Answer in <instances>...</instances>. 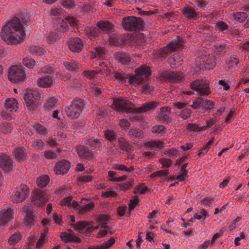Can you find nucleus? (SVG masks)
Returning a JSON list of instances; mask_svg holds the SVG:
<instances>
[{
    "label": "nucleus",
    "mask_w": 249,
    "mask_h": 249,
    "mask_svg": "<svg viewBox=\"0 0 249 249\" xmlns=\"http://www.w3.org/2000/svg\"><path fill=\"white\" fill-rule=\"evenodd\" d=\"M44 145V142L40 139L35 140L32 142L33 147L39 150L43 149Z\"/></svg>",
    "instance_id": "56"
},
{
    "label": "nucleus",
    "mask_w": 249,
    "mask_h": 249,
    "mask_svg": "<svg viewBox=\"0 0 249 249\" xmlns=\"http://www.w3.org/2000/svg\"><path fill=\"white\" fill-rule=\"evenodd\" d=\"M118 146L122 150L128 152L130 150L129 143L124 138H119L118 139Z\"/></svg>",
    "instance_id": "36"
},
{
    "label": "nucleus",
    "mask_w": 249,
    "mask_h": 249,
    "mask_svg": "<svg viewBox=\"0 0 249 249\" xmlns=\"http://www.w3.org/2000/svg\"><path fill=\"white\" fill-rule=\"evenodd\" d=\"M135 74L129 76L128 83L134 86H137L151 74L150 69L149 67L142 65L135 70Z\"/></svg>",
    "instance_id": "2"
},
{
    "label": "nucleus",
    "mask_w": 249,
    "mask_h": 249,
    "mask_svg": "<svg viewBox=\"0 0 249 249\" xmlns=\"http://www.w3.org/2000/svg\"><path fill=\"white\" fill-rule=\"evenodd\" d=\"M145 145L150 147L152 149L160 150L161 148L165 147L166 146V144L160 140L155 139L147 142H145Z\"/></svg>",
    "instance_id": "23"
},
{
    "label": "nucleus",
    "mask_w": 249,
    "mask_h": 249,
    "mask_svg": "<svg viewBox=\"0 0 249 249\" xmlns=\"http://www.w3.org/2000/svg\"><path fill=\"white\" fill-rule=\"evenodd\" d=\"M214 52L216 54L223 53L227 52L228 47L224 43H217L214 45Z\"/></svg>",
    "instance_id": "39"
},
{
    "label": "nucleus",
    "mask_w": 249,
    "mask_h": 249,
    "mask_svg": "<svg viewBox=\"0 0 249 249\" xmlns=\"http://www.w3.org/2000/svg\"><path fill=\"white\" fill-rule=\"evenodd\" d=\"M23 98L27 109L30 111H34L39 105L41 95L36 91H28L24 94Z\"/></svg>",
    "instance_id": "4"
},
{
    "label": "nucleus",
    "mask_w": 249,
    "mask_h": 249,
    "mask_svg": "<svg viewBox=\"0 0 249 249\" xmlns=\"http://www.w3.org/2000/svg\"><path fill=\"white\" fill-rule=\"evenodd\" d=\"M119 125L124 130L126 131L129 129L130 123L128 120L123 119L119 121Z\"/></svg>",
    "instance_id": "59"
},
{
    "label": "nucleus",
    "mask_w": 249,
    "mask_h": 249,
    "mask_svg": "<svg viewBox=\"0 0 249 249\" xmlns=\"http://www.w3.org/2000/svg\"><path fill=\"white\" fill-rule=\"evenodd\" d=\"M84 77L89 80H93L97 77L98 71L94 70H86L83 72Z\"/></svg>",
    "instance_id": "45"
},
{
    "label": "nucleus",
    "mask_w": 249,
    "mask_h": 249,
    "mask_svg": "<svg viewBox=\"0 0 249 249\" xmlns=\"http://www.w3.org/2000/svg\"><path fill=\"white\" fill-rule=\"evenodd\" d=\"M32 196V202L37 207L43 206L49 200L48 194L40 189L35 190Z\"/></svg>",
    "instance_id": "11"
},
{
    "label": "nucleus",
    "mask_w": 249,
    "mask_h": 249,
    "mask_svg": "<svg viewBox=\"0 0 249 249\" xmlns=\"http://www.w3.org/2000/svg\"><path fill=\"white\" fill-rule=\"evenodd\" d=\"M239 59L234 56H231L229 58L228 61L226 63V67L229 69L235 68L237 66L239 63Z\"/></svg>",
    "instance_id": "41"
},
{
    "label": "nucleus",
    "mask_w": 249,
    "mask_h": 249,
    "mask_svg": "<svg viewBox=\"0 0 249 249\" xmlns=\"http://www.w3.org/2000/svg\"><path fill=\"white\" fill-rule=\"evenodd\" d=\"M22 63L25 66L29 69H33L36 64L35 60L30 57L24 58Z\"/></svg>",
    "instance_id": "47"
},
{
    "label": "nucleus",
    "mask_w": 249,
    "mask_h": 249,
    "mask_svg": "<svg viewBox=\"0 0 249 249\" xmlns=\"http://www.w3.org/2000/svg\"><path fill=\"white\" fill-rule=\"evenodd\" d=\"M171 108L169 107H163L160 109V112L156 116L157 121L160 122H165L169 120Z\"/></svg>",
    "instance_id": "21"
},
{
    "label": "nucleus",
    "mask_w": 249,
    "mask_h": 249,
    "mask_svg": "<svg viewBox=\"0 0 249 249\" xmlns=\"http://www.w3.org/2000/svg\"><path fill=\"white\" fill-rule=\"evenodd\" d=\"M41 155L46 159L53 160L57 157V155L51 151H46L41 153Z\"/></svg>",
    "instance_id": "62"
},
{
    "label": "nucleus",
    "mask_w": 249,
    "mask_h": 249,
    "mask_svg": "<svg viewBox=\"0 0 249 249\" xmlns=\"http://www.w3.org/2000/svg\"><path fill=\"white\" fill-rule=\"evenodd\" d=\"M183 58L182 56L178 54H174L169 58V62L173 67H177L182 64Z\"/></svg>",
    "instance_id": "28"
},
{
    "label": "nucleus",
    "mask_w": 249,
    "mask_h": 249,
    "mask_svg": "<svg viewBox=\"0 0 249 249\" xmlns=\"http://www.w3.org/2000/svg\"><path fill=\"white\" fill-rule=\"evenodd\" d=\"M151 131L153 133L162 136L165 133V128L163 125H156L152 128Z\"/></svg>",
    "instance_id": "44"
},
{
    "label": "nucleus",
    "mask_w": 249,
    "mask_h": 249,
    "mask_svg": "<svg viewBox=\"0 0 249 249\" xmlns=\"http://www.w3.org/2000/svg\"><path fill=\"white\" fill-rule=\"evenodd\" d=\"M208 216H209L208 211L204 209H203L200 213H195L194 215V219L198 220H205Z\"/></svg>",
    "instance_id": "57"
},
{
    "label": "nucleus",
    "mask_w": 249,
    "mask_h": 249,
    "mask_svg": "<svg viewBox=\"0 0 249 249\" xmlns=\"http://www.w3.org/2000/svg\"><path fill=\"white\" fill-rule=\"evenodd\" d=\"M13 128V126L8 123L3 122L0 124V131L3 133L8 134L10 133Z\"/></svg>",
    "instance_id": "43"
},
{
    "label": "nucleus",
    "mask_w": 249,
    "mask_h": 249,
    "mask_svg": "<svg viewBox=\"0 0 249 249\" xmlns=\"http://www.w3.org/2000/svg\"><path fill=\"white\" fill-rule=\"evenodd\" d=\"M33 127L40 135H45L47 133V129L41 124L36 123Z\"/></svg>",
    "instance_id": "50"
},
{
    "label": "nucleus",
    "mask_w": 249,
    "mask_h": 249,
    "mask_svg": "<svg viewBox=\"0 0 249 249\" xmlns=\"http://www.w3.org/2000/svg\"><path fill=\"white\" fill-rule=\"evenodd\" d=\"M56 103V99L54 97L49 98L44 105V107L50 109L53 107Z\"/></svg>",
    "instance_id": "60"
},
{
    "label": "nucleus",
    "mask_w": 249,
    "mask_h": 249,
    "mask_svg": "<svg viewBox=\"0 0 249 249\" xmlns=\"http://www.w3.org/2000/svg\"><path fill=\"white\" fill-rule=\"evenodd\" d=\"M148 191V188L143 184H139L136 186L134 189V193L137 195L144 194Z\"/></svg>",
    "instance_id": "49"
},
{
    "label": "nucleus",
    "mask_w": 249,
    "mask_h": 249,
    "mask_svg": "<svg viewBox=\"0 0 249 249\" xmlns=\"http://www.w3.org/2000/svg\"><path fill=\"white\" fill-rule=\"evenodd\" d=\"M63 65L65 68L69 71L74 70L77 67V64L73 60L64 61Z\"/></svg>",
    "instance_id": "52"
},
{
    "label": "nucleus",
    "mask_w": 249,
    "mask_h": 249,
    "mask_svg": "<svg viewBox=\"0 0 249 249\" xmlns=\"http://www.w3.org/2000/svg\"><path fill=\"white\" fill-rule=\"evenodd\" d=\"M28 51L32 54L36 55H42L44 54V50L39 46H32L28 48Z\"/></svg>",
    "instance_id": "37"
},
{
    "label": "nucleus",
    "mask_w": 249,
    "mask_h": 249,
    "mask_svg": "<svg viewBox=\"0 0 249 249\" xmlns=\"http://www.w3.org/2000/svg\"><path fill=\"white\" fill-rule=\"evenodd\" d=\"M56 28L60 32L64 33L68 30L69 27L63 19L59 18L57 23H56Z\"/></svg>",
    "instance_id": "33"
},
{
    "label": "nucleus",
    "mask_w": 249,
    "mask_h": 249,
    "mask_svg": "<svg viewBox=\"0 0 249 249\" xmlns=\"http://www.w3.org/2000/svg\"><path fill=\"white\" fill-rule=\"evenodd\" d=\"M186 129L189 131H200L202 128L196 124L190 123L186 125Z\"/></svg>",
    "instance_id": "63"
},
{
    "label": "nucleus",
    "mask_w": 249,
    "mask_h": 249,
    "mask_svg": "<svg viewBox=\"0 0 249 249\" xmlns=\"http://www.w3.org/2000/svg\"><path fill=\"white\" fill-rule=\"evenodd\" d=\"M109 41L111 45L119 46L124 44V40L121 35H115L109 37Z\"/></svg>",
    "instance_id": "29"
},
{
    "label": "nucleus",
    "mask_w": 249,
    "mask_h": 249,
    "mask_svg": "<svg viewBox=\"0 0 249 249\" xmlns=\"http://www.w3.org/2000/svg\"><path fill=\"white\" fill-rule=\"evenodd\" d=\"M248 17V14L244 12H238L233 15L234 19L239 22H243Z\"/></svg>",
    "instance_id": "40"
},
{
    "label": "nucleus",
    "mask_w": 249,
    "mask_h": 249,
    "mask_svg": "<svg viewBox=\"0 0 249 249\" xmlns=\"http://www.w3.org/2000/svg\"><path fill=\"white\" fill-rule=\"evenodd\" d=\"M129 102L124 99L118 98L114 100L111 107L113 109L122 112H130L131 108L128 107Z\"/></svg>",
    "instance_id": "12"
},
{
    "label": "nucleus",
    "mask_w": 249,
    "mask_h": 249,
    "mask_svg": "<svg viewBox=\"0 0 249 249\" xmlns=\"http://www.w3.org/2000/svg\"><path fill=\"white\" fill-rule=\"evenodd\" d=\"M61 4L67 9L74 8L75 6V2L73 0H63L61 1Z\"/></svg>",
    "instance_id": "54"
},
{
    "label": "nucleus",
    "mask_w": 249,
    "mask_h": 249,
    "mask_svg": "<svg viewBox=\"0 0 249 249\" xmlns=\"http://www.w3.org/2000/svg\"><path fill=\"white\" fill-rule=\"evenodd\" d=\"M60 36L56 32H51L46 36V40L49 44H53L60 38Z\"/></svg>",
    "instance_id": "34"
},
{
    "label": "nucleus",
    "mask_w": 249,
    "mask_h": 249,
    "mask_svg": "<svg viewBox=\"0 0 249 249\" xmlns=\"http://www.w3.org/2000/svg\"><path fill=\"white\" fill-rule=\"evenodd\" d=\"M13 153L17 160L22 162L26 160L28 152L24 147H18L13 149Z\"/></svg>",
    "instance_id": "19"
},
{
    "label": "nucleus",
    "mask_w": 249,
    "mask_h": 249,
    "mask_svg": "<svg viewBox=\"0 0 249 249\" xmlns=\"http://www.w3.org/2000/svg\"><path fill=\"white\" fill-rule=\"evenodd\" d=\"M84 106V103L81 99L73 100L65 109L67 116L71 119L78 118L82 113Z\"/></svg>",
    "instance_id": "3"
},
{
    "label": "nucleus",
    "mask_w": 249,
    "mask_h": 249,
    "mask_svg": "<svg viewBox=\"0 0 249 249\" xmlns=\"http://www.w3.org/2000/svg\"><path fill=\"white\" fill-rule=\"evenodd\" d=\"M104 136L110 142H112L116 139V133L114 131L107 130L104 131Z\"/></svg>",
    "instance_id": "51"
},
{
    "label": "nucleus",
    "mask_w": 249,
    "mask_h": 249,
    "mask_svg": "<svg viewBox=\"0 0 249 249\" xmlns=\"http://www.w3.org/2000/svg\"><path fill=\"white\" fill-rule=\"evenodd\" d=\"M116 57L120 62L124 65H129L131 62V57L128 53H118Z\"/></svg>",
    "instance_id": "26"
},
{
    "label": "nucleus",
    "mask_w": 249,
    "mask_h": 249,
    "mask_svg": "<svg viewBox=\"0 0 249 249\" xmlns=\"http://www.w3.org/2000/svg\"><path fill=\"white\" fill-rule=\"evenodd\" d=\"M86 144L95 149L100 148L102 146L101 140L94 137L88 138L86 141Z\"/></svg>",
    "instance_id": "31"
},
{
    "label": "nucleus",
    "mask_w": 249,
    "mask_h": 249,
    "mask_svg": "<svg viewBox=\"0 0 249 249\" xmlns=\"http://www.w3.org/2000/svg\"><path fill=\"white\" fill-rule=\"evenodd\" d=\"M29 192L26 185L21 184L15 189L11 197V201L16 203L23 202L28 197Z\"/></svg>",
    "instance_id": "10"
},
{
    "label": "nucleus",
    "mask_w": 249,
    "mask_h": 249,
    "mask_svg": "<svg viewBox=\"0 0 249 249\" xmlns=\"http://www.w3.org/2000/svg\"><path fill=\"white\" fill-rule=\"evenodd\" d=\"M97 26L102 31H111L113 29V25L107 21H102L97 22Z\"/></svg>",
    "instance_id": "32"
},
{
    "label": "nucleus",
    "mask_w": 249,
    "mask_h": 249,
    "mask_svg": "<svg viewBox=\"0 0 249 249\" xmlns=\"http://www.w3.org/2000/svg\"><path fill=\"white\" fill-rule=\"evenodd\" d=\"M76 149L77 154L84 160H89L93 156L92 152L88 147L84 145H79L76 147Z\"/></svg>",
    "instance_id": "17"
},
{
    "label": "nucleus",
    "mask_w": 249,
    "mask_h": 249,
    "mask_svg": "<svg viewBox=\"0 0 249 249\" xmlns=\"http://www.w3.org/2000/svg\"><path fill=\"white\" fill-rule=\"evenodd\" d=\"M94 206V202H91L89 204L81 206L79 207V210L81 213L89 212L93 209Z\"/></svg>",
    "instance_id": "55"
},
{
    "label": "nucleus",
    "mask_w": 249,
    "mask_h": 249,
    "mask_svg": "<svg viewBox=\"0 0 249 249\" xmlns=\"http://www.w3.org/2000/svg\"><path fill=\"white\" fill-rule=\"evenodd\" d=\"M162 80L170 82H180L184 78V74L181 72L165 71L161 75Z\"/></svg>",
    "instance_id": "14"
},
{
    "label": "nucleus",
    "mask_w": 249,
    "mask_h": 249,
    "mask_svg": "<svg viewBox=\"0 0 249 249\" xmlns=\"http://www.w3.org/2000/svg\"><path fill=\"white\" fill-rule=\"evenodd\" d=\"M60 236L62 241L65 243H80L81 241L80 238L75 235L74 232L72 231L71 232H61Z\"/></svg>",
    "instance_id": "20"
},
{
    "label": "nucleus",
    "mask_w": 249,
    "mask_h": 249,
    "mask_svg": "<svg viewBox=\"0 0 249 249\" xmlns=\"http://www.w3.org/2000/svg\"><path fill=\"white\" fill-rule=\"evenodd\" d=\"M67 43L69 49L73 52H80L84 47L83 41L79 37L71 38Z\"/></svg>",
    "instance_id": "15"
},
{
    "label": "nucleus",
    "mask_w": 249,
    "mask_h": 249,
    "mask_svg": "<svg viewBox=\"0 0 249 249\" xmlns=\"http://www.w3.org/2000/svg\"><path fill=\"white\" fill-rule=\"evenodd\" d=\"M202 107H205V109L210 112L214 107V103L210 100L203 99Z\"/></svg>",
    "instance_id": "48"
},
{
    "label": "nucleus",
    "mask_w": 249,
    "mask_h": 249,
    "mask_svg": "<svg viewBox=\"0 0 249 249\" xmlns=\"http://www.w3.org/2000/svg\"><path fill=\"white\" fill-rule=\"evenodd\" d=\"M54 81L52 77L48 76L39 78L37 81L38 87L43 88H50L53 86Z\"/></svg>",
    "instance_id": "22"
},
{
    "label": "nucleus",
    "mask_w": 249,
    "mask_h": 249,
    "mask_svg": "<svg viewBox=\"0 0 249 249\" xmlns=\"http://www.w3.org/2000/svg\"><path fill=\"white\" fill-rule=\"evenodd\" d=\"M184 41L182 37L177 36L176 38L172 40L171 41L164 47L160 49L158 54L162 56L164 54L176 51L183 46Z\"/></svg>",
    "instance_id": "8"
},
{
    "label": "nucleus",
    "mask_w": 249,
    "mask_h": 249,
    "mask_svg": "<svg viewBox=\"0 0 249 249\" xmlns=\"http://www.w3.org/2000/svg\"><path fill=\"white\" fill-rule=\"evenodd\" d=\"M143 25V21L141 18L133 16L125 17L122 21L124 29L129 31L140 30Z\"/></svg>",
    "instance_id": "6"
},
{
    "label": "nucleus",
    "mask_w": 249,
    "mask_h": 249,
    "mask_svg": "<svg viewBox=\"0 0 249 249\" xmlns=\"http://www.w3.org/2000/svg\"><path fill=\"white\" fill-rule=\"evenodd\" d=\"M128 135L130 136L140 138L142 137L143 134L140 129L133 128L129 130Z\"/></svg>",
    "instance_id": "58"
},
{
    "label": "nucleus",
    "mask_w": 249,
    "mask_h": 249,
    "mask_svg": "<svg viewBox=\"0 0 249 249\" xmlns=\"http://www.w3.org/2000/svg\"><path fill=\"white\" fill-rule=\"evenodd\" d=\"M21 237L22 236L19 232H16L10 236L8 242L10 245H15L21 240Z\"/></svg>",
    "instance_id": "46"
},
{
    "label": "nucleus",
    "mask_w": 249,
    "mask_h": 249,
    "mask_svg": "<svg viewBox=\"0 0 249 249\" xmlns=\"http://www.w3.org/2000/svg\"><path fill=\"white\" fill-rule=\"evenodd\" d=\"M50 181L49 177L47 175H44L40 177L36 180L37 184L40 187H45Z\"/></svg>",
    "instance_id": "38"
},
{
    "label": "nucleus",
    "mask_w": 249,
    "mask_h": 249,
    "mask_svg": "<svg viewBox=\"0 0 249 249\" xmlns=\"http://www.w3.org/2000/svg\"><path fill=\"white\" fill-rule=\"evenodd\" d=\"M5 107L9 111H16L18 108V101L15 98H8L5 101Z\"/></svg>",
    "instance_id": "24"
},
{
    "label": "nucleus",
    "mask_w": 249,
    "mask_h": 249,
    "mask_svg": "<svg viewBox=\"0 0 249 249\" xmlns=\"http://www.w3.org/2000/svg\"><path fill=\"white\" fill-rule=\"evenodd\" d=\"M35 220L33 213L32 211H28L26 213L24 218V223L27 226H33L35 224Z\"/></svg>",
    "instance_id": "35"
},
{
    "label": "nucleus",
    "mask_w": 249,
    "mask_h": 249,
    "mask_svg": "<svg viewBox=\"0 0 249 249\" xmlns=\"http://www.w3.org/2000/svg\"><path fill=\"white\" fill-rule=\"evenodd\" d=\"M84 33L90 39L93 38L99 34V29L96 27H86L84 30Z\"/></svg>",
    "instance_id": "30"
},
{
    "label": "nucleus",
    "mask_w": 249,
    "mask_h": 249,
    "mask_svg": "<svg viewBox=\"0 0 249 249\" xmlns=\"http://www.w3.org/2000/svg\"><path fill=\"white\" fill-rule=\"evenodd\" d=\"M196 65L200 69H212L216 64V58L212 54L202 55L196 60Z\"/></svg>",
    "instance_id": "9"
},
{
    "label": "nucleus",
    "mask_w": 249,
    "mask_h": 249,
    "mask_svg": "<svg viewBox=\"0 0 249 249\" xmlns=\"http://www.w3.org/2000/svg\"><path fill=\"white\" fill-rule=\"evenodd\" d=\"M26 77V70L21 65L12 66L8 73L9 80L13 82L24 81Z\"/></svg>",
    "instance_id": "5"
},
{
    "label": "nucleus",
    "mask_w": 249,
    "mask_h": 249,
    "mask_svg": "<svg viewBox=\"0 0 249 249\" xmlns=\"http://www.w3.org/2000/svg\"><path fill=\"white\" fill-rule=\"evenodd\" d=\"M13 210L11 208L3 210L0 213V226H4L13 218Z\"/></svg>",
    "instance_id": "18"
},
{
    "label": "nucleus",
    "mask_w": 249,
    "mask_h": 249,
    "mask_svg": "<svg viewBox=\"0 0 249 249\" xmlns=\"http://www.w3.org/2000/svg\"><path fill=\"white\" fill-rule=\"evenodd\" d=\"M190 88L201 95L207 96L211 93L209 82L207 80L196 79L191 83Z\"/></svg>",
    "instance_id": "7"
},
{
    "label": "nucleus",
    "mask_w": 249,
    "mask_h": 249,
    "mask_svg": "<svg viewBox=\"0 0 249 249\" xmlns=\"http://www.w3.org/2000/svg\"><path fill=\"white\" fill-rule=\"evenodd\" d=\"M29 18L26 11L18 14L3 26L0 33L1 38L8 45L23 42L25 37L23 24L28 21Z\"/></svg>",
    "instance_id": "1"
},
{
    "label": "nucleus",
    "mask_w": 249,
    "mask_h": 249,
    "mask_svg": "<svg viewBox=\"0 0 249 249\" xmlns=\"http://www.w3.org/2000/svg\"><path fill=\"white\" fill-rule=\"evenodd\" d=\"M14 166V162L9 156L4 154L0 155V167L5 172L11 171Z\"/></svg>",
    "instance_id": "16"
},
{
    "label": "nucleus",
    "mask_w": 249,
    "mask_h": 249,
    "mask_svg": "<svg viewBox=\"0 0 249 249\" xmlns=\"http://www.w3.org/2000/svg\"><path fill=\"white\" fill-rule=\"evenodd\" d=\"M191 113L192 111L191 109L185 108L180 111L179 116L184 120H186L191 116Z\"/></svg>",
    "instance_id": "64"
},
{
    "label": "nucleus",
    "mask_w": 249,
    "mask_h": 249,
    "mask_svg": "<svg viewBox=\"0 0 249 249\" xmlns=\"http://www.w3.org/2000/svg\"><path fill=\"white\" fill-rule=\"evenodd\" d=\"M114 168L116 170L124 171L126 172H131L134 170V168L133 166H130V167L128 168L125 165L120 164H115Z\"/></svg>",
    "instance_id": "53"
},
{
    "label": "nucleus",
    "mask_w": 249,
    "mask_h": 249,
    "mask_svg": "<svg viewBox=\"0 0 249 249\" xmlns=\"http://www.w3.org/2000/svg\"><path fill=\"white\" fill-rule=\"evenodd\" d=\"M184 16L189 19L195 18L197 16L195 9L191 6H185L182 10Z\"/></svg>",
    "instance_id": "27"
},
{
    "label": "nucleus",
    "mask_w": 249,
    "mask_h": 249,
    "mask_svg": "<svg viewBox=\"0 0 249 249\" xmlns=\"http://www.w3.org/2000/svg\"><path fill=\"white\" fill-rule=\"evenodd\" d=\"M214 140V138H212L203 146L198 151V156L199 157L203 156L209 150V146Z\"/></svg>",
    "instance_id": "42"
},
{
    "label": "nucleus",
    "mask_w": 249,
    "mask_h": 249,
    "mask_svg": "<svg viewBox=\"0 0 249 249\" xmlns=\"http://www.w3.org/2000/svg\"><path fill=\"white\" fill-rule=\"evenodd\" d=\"M71 167L70 162L66 160H59L54 165L53 172L55 175H64L68 173Z\"/></svg>",
    "instance_id": "13"
},
{
    "label": "nucleus",
    "mask_w": 249,
    "mask_h": 249,
    "mask_svg": "<svg viewBox=\"0 0 249 249\" xmlns=\"http://www.w3.org/2000/svg\"><path fill=\"white\" fill-rule=\"evenodd\" d=\"M158 106V103L156 102H149L145 103L142 105V106L136 109V111L139 113H142L148 111Z\"/></svg>",
    "instance_id": "25"
},
{
    "label": "nucleus",
    "mask_w": 249,
    "mask_h": 249,
    "mask_svg": "<svg viewBox=\"0 0 249 249\" xmlns=\"http://www.w3.org/2000/svg\"><path fill=\"white\" fill-rule=\"evenodd\" d=\"M89 224V222L85 221H81L74 224L73 227L75 230H82Z\"/></svg>",
    "instance_id": "61"
}]
</instances>
